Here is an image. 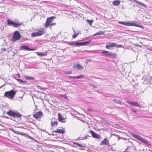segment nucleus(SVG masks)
<instances>
[{
	"mask_svg": "<svg viewBox=\"0 0 152 152\" xmlns=\"http://www.w3.org/2000/svg\"><path fill=\"white\" fill-rule=\"evenodd\" d=\"M118 23L119 24L124 25L127 26H134L143 28V26L142 25H140L137 23H136L134 22H126L122 21H118Z\"/></svg>",
	"mask_w": 152,
	"mask_h": 152,
	"instance_id": "obj_1",
	"label": "nucleus"
},
{
	"mask_svg": "<svg viewBox=\"0 0 152 152\" xmlns=\"http://www.w3.org/2000/svg\"><path fill=\"white\" fill-rule=\"evenodd\" d=\"M16 93V92L13 90L6 91L4 94V96L7 98L12 99H13Z\"/></svg>",
	"mask_w": 152,
	"mask_h": 152,
	"instance_id": "obj_2",
	"label": "nucleus"
},
{
	"mask_svg": "<svg viewBox=\"0 0 152 152\" xmlns=\"http://www.w3.org/2000/svg\"><path fill=\"white\" fill-rule=\"evenodd\" d=\"M21 35L18 31H15L11 39V41L13 42L19 40L21 38Z\"/></svg>",
	"mask_w": 152,
	"mask_h": 152,
	"instance_id": "obj_3",
	"label": "nucleus"
},
{
	"mask_svg": "<svg viewBox=\"0 0 152 152\" xmlns=\"http://www.w3.org/2000/svg\"><path fill=\"white\" fill-rule=\"evenodd\" d=\"M44 29L43 28H41L38 30V31L36 32L32 33L31 34L32 37L41 36L44 34Z\"/></svg>",
	"mask_w": 152,
	"mask_h": 152,
	"instance_id": "obj_4",
	"label": "nucleus"
},
{
	"mask_svg": "<svg viewBox=\"0 0 152 152\" xmlns=\"http://www.w3.org/2000/svg\"><path fill=\"white\" fill-rule=\"evenodd\" d=\"M131 135L133 137L141 141L144 143L145 144L148 143L143 138L140 137L138 135L134 134L133 133H131Z\"/></svg>",
	"mask_w": 152,
	"mask_h": 152,
	"instance_id": "obj_5",
	"label": "nucleus"
},
{
	"mask_svg": "<svg viewBox=\"0 0 152 152\" xmlns=\"http://www.w3.org/2000/svg\"><path fill=\"white\" fill-rule=\"evenodd\" d=\"M54 16L48 18L47 19L46 22L45 24V28L48 27L50 26V24L53 21L54 19L55 18Z\"/></svg>",
	"mask_w": 152,
	"mask_h": 152,
	"instance_id": "obj_6",
	"label": "nucleus"
},
{
	"mask_svg": "<svg viewBox=\"0 0 152 152\" xmlns=\"http://www.w3.org/2000/svg\"><path fill=\"white\" fill-rule=\"evenodd\" d=\"M43 114L41 111L37 112L33 115L34 118L36 119H40L43 116Z\"/></svg>",
	"mask_w": 152,
	"mask_h": 152,
	"instance_id": "obj_7",
	"label": "nucleus"
},
{
	"mask_svg": "<svg viewBox=\"0 0 152 152\" xmlns=\"http://www.w3.org/2000/svg\"><path fill=\"white\" fill-rule=\"evenodd\" d=\"M58 124V122L55 118H54L51 119L50 124L52 127L56 126Z\"/></svg>",
	"mask_w": 152,
	"mask_h": 152,
	"instance_id": "obj_8",
	"label": "nucleus"
},
{
	"mask_svg": "<svg viewBox=\"0 0 152 152\" xmlns=\"http://www.w3.org/2000/svg\"><path fill=\"white\" fill-rule=\"evenodd\" d=\"M90 132L93 138L98 139H99L100 138L101 136L100 135L96 133L94 131L91 130Z\"/></svg>",
	"mask_w": 152,
	"mask_h": 152,
	"instance_id": "obj_9",
	"label": "nucleus"
},
{
	"mask_svg": "<svg viewBox=\"0 0 152 152\" xmlns=\"http://www.w3.org/2000/svg\"><path fill=\"white\" fill-rule=\"evenodd\" d=\"M109 140L106 138H105L102 141L100 145L101 146L105 145H109Z\"/></svg>",
	"mask_w": 152,
	"mask_h": 152,
	"instance_id": "obj_10",
	"label": "nucleus"
},
{
	"mask_svg": "<svg viewBox=\"0 0 152 152\" xmlns=\"http://www.w3.org/2000/svg\"><path fill=\"white\" fill-rule=\"evenodd\" d=\"M58 120L59 121L65 123L66 121L65 119V118H64L60 113H58Z\"/></svg>",
	"mask_w": 152,
	"mask_h": 152,
	"instance_id": "obj_11",
	"label": "nucleus"
},
{
	"mask_svg": "<svg viewBox=\"0 0 152 152\" xmlns=\"http://www.w3.org/2000/svg\"><path fill=\"white\" fill-rule=\"evenodd\" d=\"M115 47V43L108 42L106 45L105 48L108 49H110V48Z\"/></svg>",
	"mask_w": 152,
	"mask_h": 152,
	"instance_id": "obj_12",
	"label": "nucleus"
},
{
	"mask_svg": "<svg viewBox=\"0 0 152 152\" xmlns=\"http://www.w3.org/2000/svg\"><path fill=\"white\" fill-rule=\"evenodd\" d=\"M21 50H35V49H31L29 48L27 46H22L20 47Z\"/></svg>",
	"mask_w": 152,
	"mask_h": 152,
	"instance_id": "obj_13",
	"label": "nucleus"
},
{
	"mask_svg": "<svg viewBox=\"0 0 152 152\" xmlns=\"http://www.w3.org/2000/svg\"><path fill=\"white\" fill-rule=\"evenodd\" d=\"M73 68L74 69H83V67L82 66L79 64H74L73 66Z\"/></svg>",
	"mask_w": 152,
	"mask_h": 152,
	"instance_id": "obj_14",
	"label": "nucleus"
},
{
	"mask_svg": "<svg viewBox=\"0 0 152 152\" xmlns=\"http://www.w3.org/2000/svg\"><path fill=\"white\" fill-rule=\"evenodd\" d=\"M10 130H11L12 131L14 132V133H16V134H20V135H24V136H26V137H29V138H30V136H29V135L26 134V133H20L19 132H16L15 131H14V130L11 129H10Z\"/></svg>",
	"mask_w": 152,
	"mask_h": 152,
	"instance_id": "obj_15",
	"label": "nucleus"
},
{
	"mask_svg": "<svg viewBox=\"0 0 152 152\" xmlns=\"http://www.w3.org/2000/svg\"><path fill=\"white\" fill-rule=\"evenodd\" d=\"M55 133H59L64 134L65 132L64 130L63 129H57L55 131H53Z\"/></svg>",
	"mask_w": 152,
	"mask_h": 152,
	"instance_id": "obj_16",
	"label": "nucleus"
},
{
	"mask_svg": "<svg viewBox=\"0 0 152 152\" xmlns=\"http://www.w3.org/2000/svg\"><path fill=\"white\" fill-rule=\"evenodd\" d=\"M108 56L110 58H117V55L116 53H109L108 54Z\"/></svg>",
	"mask_w": 152,
	"mask_h": 152,
	"instance_id": "obj_17",
	"label": "nucleus"
},
{
	"mask_svg": "<svg viewBox=\"0 0 152 152\" xmlns=\"http://www.w3.org/2000/svg\"><path fill=\"white\" fill-rule=\"evenodd\" d=\"M91 42V41H89L86 42H82L79 43L78 42L79 46V45H86L90 43Z\"/></svg>",
	"mask_w": 152,
	"mask_h": 152,
	"instance_id": "obj_18",
	"label": "nucleus"
},
{
	"mask_svg": "<svg viewBox=\"0 0 152 152\" xmlns=\"http://www.w3.org/2000/svg\"><path fill=\"white\" fill-rule=\"evenodd\" d=\"M120 3V1L119 0H116L113 2V4L115 6H118L119 5Z\"/></svg>",
	"mask_w": 152,
	"mask_h": 152,
	"instance_id": "obj_19",
	"label": "nucleus"
},
{
	"mask_svg": "<svg viewBox=\"0 0 152 152\" xmlns=\"http://www.w3.org/2000/svg\"><path fill=\"white\" fill-rule=\"evenodd\" d=\"M14 113L15 112L11 110H10L7 113V114L8 115H9L10 116H12L13 117Z\"/></svg>",
	"mask_w": 152,
	"mask_h": 152,
	"instance_id": "obj_20",
	"label": "nucleus"
},
{
	"mask_svg": "<svg viewBox=\"0 0 152 152\" xmlns=\"http://www.w3.org/2000/svg\"><path fill=\"white\" fill-rule=\"evenodd\" d=\"M22 24V23H16L14 22L12 25L14 27L16 28L18 27L19 26L21 25Z\"/></svg>",
	"mask_w": 152,
	"mask_h": 152,
	"instance_id": "obj_21",
	"label": "nucleus"
},
{
	"mask_svg": "<svg viewBox=\"0 0 152 152\" xmlns=\"http://www.w3.org/2000/svg\"><path fill=\"white\" fill-rule=\"evenodd\" d=\"M134 1L137 4L140 5L141 6H142L144 7H146V5L143 3L141 2H139L138 1H137L136 0H132Z\"/></svg>",
	"mask_w": 152,
	"mask_h": 152,
	"instance_id": "obj_22",
	"label": "nucleus"
},
{
	"mask_svg": "<svg viewBox=\"0 0 152 152\" xmlns=\"http://www.w3.org/2000/svg\"><path fill=\"white\" fill-rule=\"evenodd\" d=\"M22 115L20 114L19 113L15 112L13 117L20 118L22 116Z\"/></svg>",
	"mask_w": 152,
	"mask_h": 152,
	"instance_id": "obj_23",
	"label": "nucleus"
},
{
	"mask_svg": "<svg viewBox=\"0 0 152 152\" xmlns=\"http://www.w3.org/2000/svg\"><path fill=\"white\" fill-rule=\"evenodd\" d=\"M104 31H100L99 32H96V33L94 34L93 36H96L97 35H100L101 34H104Z\"/></svg>",
	"mask_w": 152,
	"mask_h": 152,
	"instance_id": "obj_24",
	"label": "nucleus"
},
{
	"mask_svg": "<svg viewBox=\"0 0 152 152\" xmlns=\"http://www.w3.org/2000/svg\"><path fill=\"white\" fill-rule=\"evenodd\" d=\"M83 77V76L82 75H80L79 76H74L70 78L73 79H79V78H82Z\"/></svg>",
	"mask_w": 152,
	"mask_h": 152,
	"instance_id": "obj_25",
	"label": "nucleus"
},
{
	"mask_svg": "<svg viewBox=\"0 0 152 152\" xmlns=\"http://www.w3.org/2000/svg\"><path fill=\"white\" fill-rule=\"evenodd\" d=\"M86 21L87 22V23L90 26H91L92 25V24L93 22L94 21L93 20H89L88 19H87L86 20Z\"/></svg>",
	"mask_w": 152,
	"mask_h": 152,
	"instance_id": "obj_26",
	"label": "nucleus"
},
{
	"mask_svg": "<svg viewBox=\"0 0 152 152\" xmlns=\"http://www.w3.org/2000/svg\"><path fill=\"white\" fill-rule=\"evenodd\" d=\"M113 101L117 104H122V102L118 100H117L116 99H113Z\"/></svg>",
	"mask_w": 152,
	"mask_h": 152,
	"instance_id": "obj_27",
	"label": "nucleus"
},
{
	"mask_svg": "<svg viewBox=\"0 0 152 152\" xmlns=\"http://www.w3.org/2000/svg\"><path fill=\"white\" fill-rule=\"evenodd\" d=\"M7 24L8 25L11 24L13 25L14 23V22L13 21L10 20V19H8L7 20Z\"/></svg>",
	"mask_w": 152,
	"mask_h": 152,
	"instance_id": "obj_28",
	"label": "nucleus"
},
{
	"mask_svg": "<svg viewBox=\"0 0 152 152\" xmlns=\"http://www.w3.org/2000/svg\"><path fill=\"white\" fill-rule=\"evenodd\" d=\"M37 54L39 56H45L47 55V53H45L44 54H43L41 53L37 52Z\"/></svg>",
	"mask_w": 152,
	"mask_h": 152,
	"instance_id": "obj_29",
	"label": "nucleus"
},
{
	"mask_svg": "<svg viewBox=\"0 0 152 152\" xmlns=\"http://www.w3.org/2000/svg\"><path fill=\"white\" fill-rule=\"evenodd\" d=\"M25 78L26 80H34V78L31 77H29L27 76H25Z\"/></svg>",
	"mask_w": 152,
	"mask_h": 152,
	"instance_id": "obj_30",
	"label": "nucleus"
},
{
	"mask_svg": "<svg viewBox=\"0 0 152 152\" xmlns=\"http://www.w3.org/2000/svg\"><path fill=\"white\" fill-rule=\"evenodd\" d=\"M109 52L107 51H103L102 52H101V53H103L104 55L106 56H108V53H109Z\"/></svg>",
	"mask_w": 152,
	"mask_h": 152,
	"instance_id": "obj_31",
	"label": "nucleus"
},
{
	"mask_svg": "<svg viewBox=\"0 0 152 152\" xmlns=\"http://www.w3.org/2000/svg\"><path fill=\"white\" fill-rule=\"evenodd\" d=\"M69 45H71L79 46L78 42H71L69 43Z\"/></svg>",
	"mask_w": 152,
	"mask_h": 152,
	"instance_id": "obj_32",
	"label": "nucleus"
},
{
	"mask_svg": "<svg viewBox=\"0 0 152 152\" xmlns=\"http://www.w3.org/2000/svg\"><path fill=\"white\" fill-rule=\"evenodd\" d=\"M126 102L132 106H134V102H133L129 101H126Z\"/></svg>",
	"mask_w": 152,
	"mask_h": 152,
	"instance_id": "obj_33",
	"label": "nucleus"
},
{
	"mask_svg": "<svg viewBox=\"0 0 152 152\" xmlns=\"http://www.w3.org/2000/svg\"><path fill=\"white\" fill-rule=\"evenodd\" d=\"M16 80L19 82L20 83H24V82H25L26 83V81H23V80H22L20 79H16Z\"/></svg>",
	"mask_w": 152,
	"mask_h": 152,
	"instance_id": "obj_34",
	"label": "nucleus"
},
{
	"mask_svg": "<svg viewBox=\"0 0 152 152\" xmlns=\"http://www.w3.org/2000/svg\"><path fill=\"white\" fill-rule=\"evenodd\" d=\"M122 45H117L115 43V47L117 48H120L121 47Z\"/></svg>",
	"mask_w": 152,
	"mask_h": 152,
	"instance_id": "obj_35",
	"label": "nucleus"
},
{
	"mask_svg": "<svg viewBox=\"0 0 152 152\" xmlns=\"http://www.w3.org/2000/svg\"><path fill=\"white\" fill-rule=\"evenodd\" d=\"M74 143V144H75L77 146H78L79 147H83V146L82 145H81L79 144V143Z\"/></svg>",
	"mask_w": 152,
	"mask_h": 152,
	"instance_id": "obj_36",
	"label": "nucleus"
},
{
	"mask_svg": "<svg viewBox=\"0 0 152 152\" xmlns=\"http://www.w3.org/2000/svg\"><path fill=\"white\" fill-rule=\"evenodd\" d=\"M72 73L71 71H68L65 72V73L66 74H71Z\"/></svg>",
	"mask_w": 152,
	"mask_h": 152,
	"instance_id": "obj_37",
	"label": "nucleus"
},
{
	"mask_svg": "<svg viewBox=\"0 0 152 152\" xmlns=\"http://www.w3.org/2000/svg\"><path fill=\"white\" fill-rule=\"evenodd\" d=\"M56 23H51L50 24V25L49 26H48V27H50V28H51V26L53 25H56Z\"/></svg>",
	"mask_w": 152,
	"mask_h": 152,
	"instance_id": "obj_38",
	"label": "nucleus"
},
{
	"mask_svg": "<svg viewBox=\"0 0 152 152\" xmlns=\"http://www.w3.org/2000/svg\"><path fill=\"white\" fill-rule=\"evenodd\" d=\"M134 106L138 107L140 106V105L136 102H134Z\"/></svg>",
	"mask_w": 152,
	"mask_h": 152,
	"instance_id": "obj_39",
	"label": "nucleus"
},
{
	"mask_svg": "<svg viewBox=\"0 0 152 152\" xmlns=\"http://www.w3.org/2000/svg\"><path fill=\"white\" fill-rule=\"evenodd\" d=\"M78 34H74L72 36L73 38L74 39L76 38Z\"/></svg>",
	"mask_w": 152,
	"mask_h": 152,
	"instance_id": "obj_40",
	"label": "nucleus"
},
{
	"mask_svg": "<svg viewBox=\"0 0 152 152\" xmlns=\"http://www.w3.org/2000/svg\"><path fill=\"white\" fill-rule=\"evenodd\" d=\"M37 87L39 89H42V90H43L44 89L43 88H41V86H37Z\"/></svg>",
	"mask_w": 152,
	"mask_h": 152,
	"instance_id": "obj_41",
	"label": "nucleus"
},
{
	"mask_svg": "<svg viewBox=\"0 0 152 152\" xmlns=\"http://www.w3.org/2000/svg\"><path fill=\"white\" fill-rule=\"evenodd\" d=\"M1 50L4 52H5L6 50V49L5 48H2L1 49Z\"/></svg>",
	"mask_w": 152,
	"mask_h": 152,
	"instance_id": "obj_42",
	"label": "nucleus"
},
{
	"mask_svg": "<svg viewBox=\"0 0 152 152\" xmlns=\"http://www.w3.org/2000/svg\"><path fill=\"white\" fill-rule=\"evenodd\" d=\"M131 110L133 112H134V113H136V111L135 110H133V109H131Z\"/></svg>",
	"mask_w": 152,
	"mask_h": 152,
	"instance_id": "obj_43",
	"label": "nucleus"
},
{
	"mask_svg": "<svg viewBox=\"0 0 152 152\" xmlns=\"http://www.w3.org/2000/svg\"><path fill=\"white\" fill-rule=\"evenodd\" d=\"M16 75L18 76V77H20V75L19 74H18V73L17 74H16Z\"/></svg>",
	"mask_w": 152,
	"mask_h": 152,
	"instance_id": "obj_44",
	"label": "nucleus"
},
{
	"mask_svg": "<svg viewBox=\"0 0 152 152\" xmlns=\"http://www.w3.org/2000/svg\"><path fill=\"white\" fill-rule=\"evenodd\" d=\"M88 110L89 111H93V110L91 109L88 108Z\"/></svg>",
	"mask_w": 152,
	"mask_h": 152,
	"instance_id": "obj_45",
	"label": "nucleus"
},
{
	"mask_svg": "<svg viewBox=\"0 0 152 152\" xmlns=\"http://www.w3.org/2000/svg\"><path fill=\"white\" fill-rule=\"evenodd\" d=\"M91 61V60L90 59H87V62H90Z\"/></svg>",
	"mask_w": 152,
	"mask_h": 152,
	"instance_id": "obj_46",
	"label": "nucleus"
},
{
	"mask_svg": "<svg viewBox=\"0 0 152 152\" xmlns=\"http://www.w3.org/2000/svg\"><path fill=\"white\" fill-rule=\"evenodd\" d=\"M93 86L95 88H96V87L94 85H93Z\"/></svg>",
	"mask_w": 152,
	"mask_h": 152,
	"instance_id": "obj_47",
	"label": "nucleus"
}]
</instances>
